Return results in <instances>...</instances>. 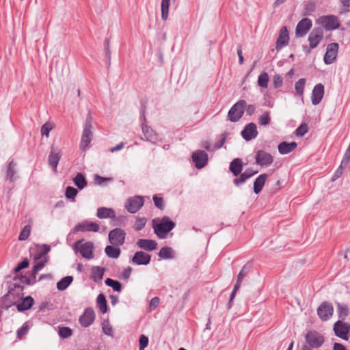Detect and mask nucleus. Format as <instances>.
<instances>
[{
  "label": "nucleus",
  "instance_id": "13d9d810",
  "mask_svg": "<svg viewBox=\"0 0 350 350\" xmlns=\"http://www.w3.org/2000/svg\"><path fill=\"white\" fill-rule=\"evenodd\" d=\"M113 180V178L111 177H102L99 175H95L94 181L98 185H102L104 182H111Z\"/></svg>",
  "mask_w": 350,
  "mask_h": 350
},
{
  "label": "nucleus",
  "instance_id": "6e6552de",
  "mask_svg": "<svg viewBox=\"0 0 350 350\" xmlns=\"http://www.w3.org/2000/svg\"><path fill=\"white\" fill-rule=\"evenodd\" d=\"M144 204L143 197L135 196L128 198L124 207L128 212L133 214L137 213L143 206Z\"/></svg>",
  "mask_w": 350,
  "mask_h": 350
},
{
  "label": "nucleus",
  "instance_id": "ea45409f",
  "mask_svg": "<svg viewBox=\"0 0 350 350\" xmlns=\"http://www.w3.org/2000/svg\"><path fill=\"white\" fill-rule=\"evenodd\" d=\"M38 271L35 270V267H33L30 274L31 279L29 277L24 275L21 276V282L23 284H31V283H34L36 282V275Z\"/></svg>",
  "mask_w": 350,
  "mask_h": 350
},
{
  "label": "nucleus",
  "instance_id": "79ce46f5",
  "mask_svg": "<svg viewBox=\"0 0 350 350\" xmlns=\"http://www.w3.org/2000/svg\"><path fill=\"white\" fill-rule=\"evenodd\" d=\"M269 75L267 72H263L258 77V85L263 88H267L269 83Z\"/></svg>",
  "mask_w": 350,
  "mask_h": 350
},
{
  "label": "nucleus",
  "instance_id": "6e6d98bb",
  "mask_svg": "<svg viewBox=\"0 0 350 350\" xmlns=\"http://www.w3.org/2000/svg\"><path fill=\"white\" fill-rule=\"evenodd\" d=\"M29 265V262L27 258H25L21 262H20L17 266L14 268V271L15 273L20 271L21 270L28 267Z\"/></svg>",
  "mask_w": 350,
  "mask_h": 350
},
{
  "label": "nucleus",
  "instance_id": "c9c22d12",
  "mask_svg": "<svg viewBox=\"0 0 350 350\" xmlns=\"http://www.w3.org/2000/svg\"><path fill=\"white\" fill-rule=\"evenodd\" d=\"M250 270H251V265L248 263L245 264L241 268V271H239V273L237 275L236 284H238L239 285L241 286L243 279L247 275V274L249 273Z\"/></svg>",
  "mask_w": 350,
  "mask_h": 350
},
{
  "label": "nucleus",
  "instance_id": "9b49d317",
  "mask_svg": "<svg viewBox=\"0 0 350 350\" xmlns=\"http://www.w3.org/2000/svg\"><path fill=\"white\" fill-rule=\"evenodd\" d=\"M255 160L260 166H269L273 162V157L270 153L259 150L256 152Z\"/></svg>",
  "mask_w": 350,
  "mask_h": 350
},
{
  "label": "nucleus",
  "instance_id": "58836bf2",
  "mask_svg": "<svg viewBox=\"0 0 350 350\" xmlns=\"http://www.w3.org/2000/svg\"><path fill=\"white\" fill-rule=\"evenodd\" d=\"M105 283L107 286L111 287L113 290L116 292H120L122 289L121 283L118 280H115L111 278H107Z\"/></svg>",
  "mask_w": 350,
  "mask_h": 350
},
{
  "label": "nucleus",
  "instance_id": "2f4dec72",
  "mask_svg": "<svg viewBox=\"0 0 350 350\" xmlns=\"http://www.w3.org/2000/svg\"><path fill=\"white\" fill-rule=\"evenodd\" d=\"M16 163L14 160L10 161L7 166L6 178L8 179L10 183H12L16 180L14 178V175L16 173Z\"/></svg>",
  "mask_w": 350,
  "mask_h": 350
},
{
  "label": "nucleus",
  "instance_id": "3c124183",
  "mask_svg": "<svg viewBox=\"0 0 350 350\" xmlns=\"http://www.w3.org/2000/svg\"><path fill=\"white\" fill-rule=\"evenodd\" d=\"M29 326L27 322H25L20 329L17 330V337L21 338L23 336L27 334Z\"/></svg>",
  "mask_w": 350,
  "mask_h": 350
},
{
  "label": "nucleus",
  "instance_id": "cd10ccee",
  "mask_svg": "<svg viewBox=\"0 0 350 350\" xmlns=\"http://www.w3.org/2000/svg\"><path fill=\"white\" fill-rule=\"evenodd\" d=\"M34 304V299L31 296L25 297L23 301L16 306L19 312H24L30 309Z\"/></svg>",
  "mask_w": 350,
  "mask_h": 350
},
{
  "label": "nucleus",
  "instance_id": "49530a36",
  "mask_svg": "<svg viewBox=\"0 0 350 350\" xmlns=\"http://www.w3.org/2000/svg\"><path fill=\"white\" fill-rule=\"evenodd\" d=\"M271 122L270 111H265L258 118V123L261 126H267Z\"/></svg>",
  "mask_w": 350,
  "mask_h": 350
},
{
  "label": "nucleus",
  "instance_id": "603ef678",
  "mask_svg": "<svg viewBox=\"0 0 350 350\" xmlns=\"http://www.w3.org/2000/svg\"><path fill=\"white\" fill-rule=\"evenodd\" d=\"M109 39L106 38L104 41V46H105V56L106 58L108 59V65L109 66L111 64V51L109 49Z\"/></svg>",
  "mask_w": 350,
  "mask_h": 350
},
{
  "label": "nucleus",
  "instance_id": "864d4df0",
  "mask_svg": "<svg viewBox=\"0 0 350 350\" xmlns=\"http://www.w3.org/2000/svg\"><path fill=\"white\" fill-rule=\"evenodd\" d=\"M283 79L280 75H275L273 78V85L274 88L278 89L282 85Z\"/></svg>",
  "mask_w": 350,
  "mask_h": 350
},
{
  "label": "nucleus",
  "instance_id": "6ab92c4d",
  "mask_svg": "<svg viewBox=\"0 0 350 350\" xmlns=\"http://www.w3.org/2000/svg\"><path fill=\"white\" fill-rule=\"evenodd\" d=\"M99 225L95 222L84 221L77 224L73 228L72 231L74 233L79 231H88L96 232L99 230Z\"/></svg>",
  "mask_w": 350,
  "mask_h": 350
},
{
  "label": "nucleus",
  "instance_id": "a878e982",
  "mask_svg": "<svg viewBox=\"0 0 350 350\" xmlns=\"http://www.w3.org/2000/svg\"><path fill=\"white\" fill-rule=\"evenodd\" d=\"M297 146L295 142H282L278 145V151L281 154H286L293 151Z\"/></svg>",
  "mask_w": 350,
  "mask_h": 350
},
{
  "label": "nucleus",
  "instance_id": "7c9ffc66",
  "mask_svg": "<svg viewBox=\"0 0 350 350\" xmlns=\"http://www.w3.org/2000/svg\"><path fill=\"white\" fill-rule=\"evenodd\" d=\"M158 256L161 259H173L175 258V252L170 247H163L160 249Z\"/></svg>",
  "mask_w": 350,
  "mask_h": 350
},
{
  "label": "nucleus",
  "instance_id": "680f3d73",
  "mask_svg": "<svg viewBox=\"0 0 350 350\" xmlns=\"http://www.w3.org/2000/svg\"><path fill=\"white\" fill-rule=\"evenodd\" d=\"M103 332L107 336L113 335V329L109 322L104 323L102 327Z\"/></svg>",
  "mask_w": 350,
  "mask_h": 350
},
{
  "label": "nucleus",
  "instance_id": "4be33fe9",
  "mask_svg": "<svg viewBox=\"0 0 350 350\" xmlns=\"http://www.w3.org/2000/svg\"><path fill=\"white\" fill-rule=\"evenodd\" d=\"M137 246L145 251L151 252L157 248V242L152 239H139L136 242Z\"/></svg>",
  "mask_w": 350,
  "mask_h": 350
},
{
  "label": "nucleus",
  "instance_id": "a19ab883",
  "mask_svg": "<svg viewBox=\"0 0 350 350\" xmlns=\"http://www.w3.org/2000/svg\"><path fill=\"white\" fill-rule=\"evenodd\" d=\"M170 0H161V18L166 21L168 17L169 6Z\"/></svg>",
  "mask_w": 350,
  "mask_h": 350
},
{
  "label": "nucleus",
  "instance_id": "72a5a7b5",
  "mask_svg": "<svg viewBox=\"0 0 350 350\" xmlns=\"http://www.w3.org/2000/svg\"><path fill=\"white\" fill-rule=\"evenodd\" d=\"M73 183L79 190L84 189L88 185L85 177L81 173L77 174L73 178Z\"/></svg>",
  "mask_w": 350,
  "mask_h": 350
},
{
  "label": "nucleus",
  "instance_id": "f3484780",
  "mask_svg": "<svg viewBox=\"0 0 350 350\" xmlns=\"http://www.w3.org/2000/svg\"><path fill=\"white\" fill-rule=\"evenodd\" d=\"M312 23L311 19L304 18L299 21L297 25L295 33L297 36L303 37L312 27Z\"/></svg>",
  "mask_w": 350,
  "mask_h": 350
},
{
  "label": "nucleus",
  "instance_id": "7ed1b4c3",
  "mask_svg": "<svg viewBox=\"0 0 350 350\" xmlns=\"http://www.w3.org/2000/svg\"><path fill=\"white\" fill-rule=\"evenodd\" d=\"M92 118L90 115H88L85 119L80 142V148L83 150H84L89 146L92 140Z\"/></svg>",
  "mask_w": 350,
  "mask_h": 350
},
{
  "label": "nucleus",
  "instance_id": "69168bd1",
  "mask_svg": "<svg viewBox=\"0 0 350 350\" xmlns=\"http://www.w3.org/2000/svg\"><path fill=\"white\" fill-rule=\"evenodd\" d=\"M345 168V167H342L341 165H340L338 167V169L336 170L334 174L333 175V176L332 178V180L334 181L336 179H338V178H340L342 175Z\"/></svg>",
  "mask_w": 350,
  "mask_h": 350
},
{
  "label": "nucleus",
  "instance_id": "bb28decb",
  "mask_svg": "<svg viewBox=\"0 0 350 350\" xmlns=\"http://www.w3.org/2000/svg\"><path fill=\"white\" fill-rule=\"evenodd\" d=\"M96 216L99 219L111 218L112 219L116 218L115 211L111 208L100 207L97 209Z\"/></svg>",
  "mask_w": 350,
  "mask_h": 350
},
{
  "label": "nucleus",
  "instance_id": "e433bc0d",
  "mask_svg": "<svg viewBox=\"0 0 350 350\" xmlns=\"http://www.w3.org/2000/svg\"><path fill=\"white\" fill-rule=\"evenodd\" d=\"M73 281V277L72 276H66L61 279L57 283V288L59 291H64L66 290L72 282Z\"/></svg>",
  "mask_w": 350,
  "mask_h": 350
},
{
  "label": "nucleus",
  "instance_id": "1a4fd4ad",
  "mask_svg": "<svg viewBox=\"0 0 350 350\" xmlns=\"http://www.w3.org/2000/svg\"><path fill=\"white\" fill-rule=\"evenodd\" d=\"M334 312V308L331 303L323 301L317 308V314L323 321H327Z\"/></svg>",
  "mask_w": 350,
  "mask_h": 350
},
{
  "label": "nucleus",
  "instance_id": "39448f33",
  "mask_svg": "<svg viewBox=\"0 0 350 350\" xmlns=\"http://www.w3.org/2000/svg\"><path fill=\"white\" fill-rule=\"evenodd\" d=\"M306 343L311 347L317 349L322 346L325 340L324 337L315 330L309 331L306 336Z\"/></svg>",
  "mask_w": 350,
  "mask_h": 350
},
{
  "label": "nucleus",
  "instance_id": "aec40b11",
  "mask_svg": "<svg viewBox=\"0 0 350 350\" xmlns=\"http://www.w3.org/2000/svg\"><path fill=\"white\" fill-rule=\"evenodd\" d=\"M289 41V36L286 27L283 26L280 30L279 36L276 41L275 49L277 51L282 49L286 46Z\"/></svg>",
  "mask_w": 350,
  "mask_h": 350
},
{
  "label": "nucleus",
  "instance_id": "c85d7f7f",
  "mask_svg": "<svg viewBox=\"0 0 350 350\" xmlns=\"http://www.w3.org/2000/svg\"><path fill=\"white\" fill-rule=\"evenodd\" d=\"M267 177V174H262L256 178L254 183V192L256 194H258L262 191Z\"/></svg>",
  "mask_w": 350,
  "mask_h": 350
},
{
  "label": "nucleus",
  "instance_id": "f257e3e1",
  "mask_svg": "<svg viewBox=\"0 0 350 350\" xmlns=\"http://www.w3.org/2000/svg\"><path fill=\"white\" fill-rule=\"evenodd\" d=\"M152 225L157 236L160 239H164L168 232L174 228L176 224L168 216H163L161 219H153Z\"/></svg>",
  "mask_w": 350,
  "mask_h": 350
},
{
  "label": "nucleus",
  "instance_id": "e2e57ef3",
  "mask_svg": "<svg viewBox=\"0 0 350 350\" xmlns=\"http://www.w3.org/2000/svg\"><path fill=\"white\" fill-rule=\"evenodd\" d=\"M239 175L240 176L239 178H236L233 180L234 184L237 187L243 184L246 181V180L248 179L247 178H246L245 176H244L243 173L240 174Z\"/></svg>",
  "mask_w": 350,
  "mask_h": 350
},
{
  "label": "nucleus",
  "instance_id": "0eeeda50",
  "mask_svg": "<svg viewBox=\"0 0 350 350\" xmlns=\"http://www.w3.org/2000/svg\"><path fill=\"white\" fill-rule=\"evenodd\" d=\"M334 334L338 338L347 340L350 334V324L338 320L334 324Z\"/></svg>",
  "mask_w": 350,
  "mask_h": 350
},
{
  "label": "nucleus",
  "instance_id": "f8f14e48",
  "mask_svg": "<svg viewBox=\"0 0 350 350\" xmlns=\"http://www.w3.org/2000/svg\"><path fill=\"white\" fill-rule=\"evenodd\" d=\"M94 319L95 313L93 308H87L80 316L79 321L82 327H88L94 323Z\"/></svg>",
  "mask_w": 350,
  "mask_h": 350
},
{
  "label": "nucleus",
  "instance_id": "5fc2aeb1",
  "mask_svg": "<svg viewBox=\"0 0 350 350\" xmlns=\"http://www.w3.org/2000/svg\"><path fill=\"white\" fill-rule=\"evenodd\" d=\"M153 202H154V206L161 209V210H163L164 208V201H163V198L161 197H158L157 196H153Z\"/></svg>",
  "mask_w": 350,
  "mask_h": 350
},
{
  "label": "nucleus",
  "instance_id": "c03bdc74",
  "mask_svg": "<svg viewBox=\"0 0 350 350\" xmlns=\"http://www.w3.org/2000/svg\"><path fill=\"white\" fill-rule=\"evenodd\" d=\"M78 193L77 189L73 187L68 186L66 189L65 196L67 199L71 200L72 202L75 201V197Z\"/></svg>",
  "mask_w": 350,
  "mask_h": 350
},
{
  "label": "nucleus",
  "instance_id": "9d476101",
  "mask_svg": "<svg viewBox=\"0 0 350 350\" xmlns=\"http://www.w3.org/2000/svg\"><path fill=\"white\" fill-rule=\"evenodd\" d=\"M320 21L323 27L327 31L335 30L340 27L338 19L334 15L321 16Z\"/></svg>",
  "mask_w": 350,
  "mask_h": 350
},
{
  "label": "nucleus",
  "instance_id": "09e8293b",
  "mask_svg": "<svg viewBox=\"0 0 350 350\" xmlns=\"http://www.w3.org/2000/svg\"><path fill=\"white\" fill-rule=\"evenodd\" d=\"M147 219L145 217H137L134 224V229L137 231L142 230L146 226Z\"/></svg>",
  "mask_w": 350,
  "mask_h": 350
},
{
  "label": "nucleus",
  "instance_id": "052dcab7",
  "mask_svg": "<svg viewBox=\"0 0 350 350\" xmlns=\"http://www.w3.org/2000/svg\"><path fill=\"white\" fill-rule=\"evenodd\" d=\"M350 161V151L347 150L343 156L340 165L342 167H347Z\"/></svg>",
  "mask_w": 350,
  "mask_h": 350
},
{
  "label": "nucleus",
  "instance_id": "a18cd8bd",
  "mask_svg": "<svg viewBox=\"0 0 350 350\" xmlns=\"http://www.w3.org/2000/svg\"><path fill=\"white\" fill-rule=\"evenodd\" d=\"M305 84H306V79L304 78L299 79L295 83V89L297 94H298L299 96H303Z\"/></svg>",
  "mask_w": 350,
  "mask_h": 350
},
{
  "label": "nucleus",
  "instance_id": "0e129e2a",
  "mask_svg": "<svg viewBox=\"0 0 350 350\" xmlns=\"http://www.w3.org/2000/svg\"><path fill=\"white\" fill-rule=\"evenodd\" d=\"M256 107L255 105H247L246 103V107H245V111H246V114L249 116H252L254 114L255 111H256Z\"/></svg>",
  "mask_w": 350,
  "mask_h": 350
},
{
  "label": "nucleus",
  "instance_id": "bf43d9fd",
  "mask_svg": "<svg viewBox=\"0 0 350 350\" xmlns=\"http://www.w3.org/2000/svg\"><path fill=\"white\" fill-rule=\"evenodd\" d=\"M52 129V126L49 122H46L41 127V135H46V137L49 136V132Z\"/></svg>",
  "mask_w": 350,
  "mask_h": 350
},
{
  "label": "nucleus",
  "instance_id": "5701e85b",
  "mask_svg": "<svg viewBox=\"0 0 350 350\" xmlns=\"http://www.w3.org/2000/svg\"><path fill=\"white\" fill-rule=\"evenodd\" d=\"M142 129L143 134L145 137V140L147 142H150L152 144H155L157 141V135L156 133L152 129L151 127L147 126L144 122L142 124Z\"/></svg>",
  "mask_w": 350,
  "mask_h": 350
},
{
  "label": "nucleus",
  "instance_id": "774afa93",
  "mask_svg": "<svg viewBox=\"0 0 350 350\" xmlns=\"http://www.w3.org/2000/svg\"><path fill=\"white\" fill-rule=\"evenodd\" d=\"M160 299L158 297H153L150 302V310H154L159 304Z\"/></svg>",
  "mask_w": 350,
  "mask_h": 350
},
{
  "label": "nucleus",
  "instance_id": "a211bd4d",
  "mask_svg": "<svg viewBox=\"0 0 350 350\" xmlns=\"http://www.w3.org/2000/svg\"><path fill=\"white\" fill-rule=\"evenodd\" d=\"M323 37V31L321 28H314L308 36V41L310 48H316Z\"/></svg>",
  "mask_w": 350,
  "mask_h": 350
},
{
  "label": "nucleus",
  "instance_id": "8fccbe9b",
  "mask_svg": "<svg viewBox=\"0 0 350 350\" xmlns=\"http://www.w3.org/2000/svg\"><path fill=\"white\" fill-rule=\"evenodd\" d=\"M308 131V126L306 123H302L299 126H298L295 133L297 137H302Z\"/></svg>",
  "mask_w": 350,
  "mask_h": 350
},
{
  "label": "nucleus",
  "instance_id": "de8ad7c7",
  "mask_svg": "<svg viewBox=\"0 0 350 350\" xmlns=\"http://www.w3.org/2000/svg\"><path fill=\"white\" fill-rule=\"evenodd\" d=\"M58 334L60 338H67L72 335V331L68 327H59Z\"/></svg>",
  "mask_w": 350,
  "mask_h": 350
},
{
  "label": "nucleus",
  "instance_id": "4d7b16f0",
  "mask_svg": "<svg viewBox=\"0 0 350 350\" xmlns=\"http://www.w3.org/2000/svg\"><path fill=\"white\" fill-rule=\"evenodd\" d=\"M148 338L146 336L141 335L139 340V349H144L148 345Z\"/></svg>",
  "mask_w": 350,
  "mask_h": 350
},
{
  "label": "nucleus",
  "instance_id": "4468645a",
  "mask_svg": "<svg viewBox=\"0 0 350 350\" xmlns=\"http://www.w3.org/2000/svg\"><path fill=\"white\" fill-rule=\"evenodd\" d=\"M258 134L256 124L254 122L246 124L241 133L242 137L247 142L255 139Z\"/></svg>",
  "mask_w": 350,
  "mask_h": 350
},
{
  "label": "nucleus",
  "instance_id": "ddd939ff",
  "mask_svg": "<svg viewBox=\"0 0 350 350\" xmlns=\"http://www.w3.org/2000/svg\"><path fill=\"white\" fill-rule=\"evenodd\" d=\"M339 45L338 43H330L327 45L326 53L324 55V62L325 64H331L336 59Z\"/></svg>",
  "mask_w": 350,
  "mask_h": 350
},
{
  "label": "nucleus",
  "instance_id": "20e7f679",
  "mask_svg": "<svg viewBox=\"0 0 350 350\" xmlns=\"http://www.w3.org/2000/svg\"><path fill=\"white\" fill-rule=\"evenodd\" d=\"M82 242L83 240H78L75 242L72 246L74 251L76 253L79 252L81 255L86 259L90 260L93 258V243L90 241L85 243H82Z\"/></svg>",
  "mask_w": 350,
  "mask_h": 350
},
{
  "label": "nucleus",
  "instance_id": "393cba45",
  "mask_svg": "<svg viewBox=\"0 0 350 350\" xmlns=\"http://www.w3.org/2000/svg\"><path fill=\"white\" fill-rule=\"evenodd\" d=\"M105 271V267H101L99 266H94L91 269V275L90 278L94 282L98 283L101 282L104 273Z\"/></svg>",
  "mask_w": 350,
  "mask_h": 350
},
{
  "label": "nucleus",
  "instance_id": "f704fd0d",
  "mask_svg": "<svg viewBox=\"0 0 350 350\" xmlns=\"http://www.w3.org/2000/svg\"><path fill=\"white\" fill-rule=\"evenodd\" d=\"M105 252L109 258H118L120 255V249L112 245H107L105 248Z\"/></svg>",
  "mask_w": 350,
  "mask_h": 350
},
{
  "label": "nucleus",
  "instance_id": "338daca9",
  "mask_svg": "<svg viewBox=\"0 0 350 350\" xmlns=\"http://www.w3.org/2000/svg\"><path fill=\"white\" fill-rule=\"evenodd\" d=\"M133 271V269L131 267H126L123 271L122 272L121 276L122 278L124 280H128L131 274V272Z\"/></svg>",
  "mask_w": 350,
  "mask_h": 350
},
{
  "label": "nucleus",
  "instance_id": "c756f323",
  "mask_svg": "<svg viewBox=\"0 0 350 350\" xmlns=\"http://www.w3.org/2000/svg\"><path fill=\"white\" fill-rule=\"evenodd\" d=\"M230 170L234 176H237L241 173L243 169L242 161L239 158H236L232 160L230 164Z\"/></svg>",
  "mask_w": 350,
  "mask_h": 350
},
{
  "label": "nucleus",
  "instance_id": "473e14b6",
  "mask_svg": "<svg viewBox=\"0 0 350 350\" xmlns=\"http://www.w3.org/2000/svg\"><path fill=\"white\" fill-rule=\"evenodd\" d=\"M96 306L101 313L105 314L108 310L107 302L105 296L100 293L96 298Z\"/></svg>",
  "mask_w": 350,
  "mask_h": 350
},
{
  "label": "nucleus",
  "instance_id": "2eb2a0df",
  "mask_svg": "<svg viewBox=\"0 0 350 350\" xmlns=\"http://www.w3.org/2000/svg\"><path fill=\"white\" fill-rule=\"evenodd\" d=\"M193 161L195 163V166L198 169H202L208 163V154L204 150H198L193 152L191 156Z\"/></svg>",
  "mask_w": 350,
  "mask_h": 350
},
{
  "label": "nucleus",
  "instance_id": "412c9836",
  "mask_svg": "<svg viewBox=\"0 0 350 350\" xmlns=\"http://www.w3.org/2000/svg\"><path fill=\"white\" fill-rule=\"evenodd\" d=\"M324 95V85L322 83L317 84L312 92L311 101L312 105L319 104Z\"/></svg>",
  "mask_w": 350,
  "mask_h": 350
},
{
  "label": "nucleus",
  "instance_id": "b1692460",
  "mask_svg": "<svg viewBox=\"0 0 350 350\" xmlns=\"http://www.w3.org/2000/svg\"><path fill=\"white\" fill-rule=\"evenodd\" d=\"M62 154L60 151L55 152L51 150L48 158V163L50 167H51L55 172H57V167L61 159Z\"/></svg>",
  "mask_w": 350,
  "mask_h": 350
},
{
  "label": "nucleus",
  "instance_id": "f03ea898",
  "mask_svg": "<svg viewBox=\"0 0 350 350\" xmlns=\"http://www.w3.org/2000/svg\"><path fill=\"white\" fill-rule=\"evenodd\" d=\"M246 107V101L243 99L239 100L234 103L228 112V120L232 122H237L240 120L244 114Z\"/></svg>",
  "mask_w": 350,
  "mask_h": 350
},
{
  "label": "nucleus",
  "instance_id": "4c0bfd02",
  "mask_svg": "<svg viewBox=\"0 0 350 350\" xmlns=\"http://www.w3.org/2000/svg\"><path fill=\"white\" fill-rule=\"evenodd\" d=\"M338 314L339 319L345 320L349 315V307L346 304H337Z\"/></svg>",
  "mask_w": 350,
  "mask_h": 350
},
{
  "label": "nucleus",
  "instance_id": "dca6fc26",
  "mask_svg": "<svg viewBox=\"0 0 350 350\" xmlns=\"http://www.w3.org/2000/svg\"><path fill=\"white\" fill-rule=\"evenodd\" d=\"M151 256L143 251H137L133 256L131 262L135 265H147L150 262Z\"/></svg>",
  "mask_w": 350,
  "mask_h": 350
},
{
  "label": "nucleus",
  "instance_id": "423d86ee",
  "mask_svg": "<svg viewBox=\"0 0 350 350\" xmlns=\"http://www.w3.org/2000/svg\"><path fill=\"white\" fill-rule=\"evenodd\" d=\"M125 231L119 228L111 230L109 233V241L112 245L119 247L124 243Z\"/></svg>",
  "mask_w": 350,
  "mask_h": 350
},
{
  "label": "nucleus",
  "instance_id": "37998d69",
  "mask_svg": "<svg viewBox=\"0 0 350 350\" xmlns=\"http://www.w3.org/2000/svg\"><path fill=\"white\" fill-rule=\"evenodd\" d=\"M31 230V224H29L24 226V228L21 231L18 240L20 241H25L29 237L30 232Z\"/></svg>",
  "mask_w": 350,
  "mask_h": 350
}]
</instances>
